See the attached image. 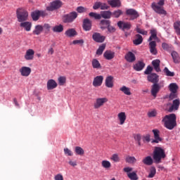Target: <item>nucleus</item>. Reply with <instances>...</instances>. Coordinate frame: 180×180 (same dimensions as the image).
<instances>
[{"mask_svg": "<svg viewBox=\"0 0 180 180\" xmlns=\"http://www.w3.org/2000/svg\"><path fill=\"white\" fill-rule=\"evenodd\" d=\"M162 122L164 127L168 130H174L176 127V115L175 114H169L162 117Z\"/></svg>", "mask_w": 180, "mask_h": 180, "instance_id": "1", "label": "nucleus"}, {"mask_svg": "<svg viewBox=\"0 0 180 180\" xmlns=\"http://www.w3.org/2000/svg\"><path fill=\"white\" fill-rule=\"evenodd\" d=\"M165 4V0H160L158 3L153 2L151 4V8L158 13V15H162V16H167V11L164 9V5Z\"/></svg>", "mask_w": 180, "mask_h": 180, "instance_id": "2", "label": "nucleus"}, {"mask_svg": "<svg viewBox=\"0 0 180 180\" xmlns=\"http://www.w3.org/2000/svg\"><path fill=\"white\" fill-rule=\"evenodd\" d=\"M167 155H165V150L160 147H155L153 151V160L156 164H160L161 160H164Z\"/></svg>", "mask_w": 180, "mask_h": 180, "instance_id": "3", "label": "nucleus"}, {"mask_svg": "<svg viewBox=\"0 0 180 180\" xmlns=\"http://www.w3.org/2000/svg\"><path fill=\"white\" fill-rule=\"evenodd\" d=\"M17 19L20 22H26L29 18V13L23 8H18L16 11Z\"/></svg>", "mask_w": 180, "mask_h": 180, "instance_id": "4", "label": "nucleus"}, {"mask_svg": "<svg viewBox=\"0 0 180 180\" xmlns=\"http://www.w3.org/2000/svg\"><path fill=\"white\" fill-rule=\"evenodd\" d=\"M76 18H78V13H77L75 11H72L69 14L64 15L62 18V20L63 23H72V21Z\"/></svg>", "mask_w": 180, "mask_h": 180, "instance_id": "5", "label": "nucleus"}, {"mask_svg": "<svg viewBox=\"0 0 180 180\" xmlns=\"http://www.w3.org/2000/svg\"><path fill=\"white\" fill-rule=\"evenodd\" d=\"M61 6H63V1L60 0H55L51 2L50 6L46 7V11L49 12H53V11L60 9Z\"/></svg>", "mask_w": 180, "mask_h": 180, "instance_id": "6", "label": "nucleus"}, {"mask_svg": "<svg viewBox=\"0 0 180 180\" xmlns=\"http://www.w3.org/2000/svg\"><path fill=\"white\" fill-rule=\"evenodd\" d=\"M117 26L122 32H129L131 29V23L129 22L119 21Z\"/></svg>", "mask_w": 180, "mask_h": 180, "instance_id": "7", "label": "nucleus"}, {"mask_svg": "<svg viewBox=\"0 0 180 180\" xmlns=\"http://www.w3.org/2000/svg\"><path fill=\"white\" fill-rule=\"evenodd\" d=\"M126 15L129 16V20H134L140 16L139 12L133 8H129L126 11Z\"/></svg>", "mask_w": 180, "mask_h": 180, "instance_id": "8", "label": "nucleus"}, {"mask_svg": "<svg viewBox=\"0 0 180 180\" xmlns=\"http://www.w3.org/2000/svg\"><path fill=\"white\" fill-rule=\"evenodd\" d=\"M106 102H108V98L106 97L96 98L94 103V109H99V108L103 106Z\"/></svg>", "mask_w": 180, "mask_h": 180, "instance_id": "9", "label": "nucleus"}, {"mask_svg": "<svg viewBox=\"0 0 180 180\" xmlns=\"http://www.w3.org/2000/svg\"><path fill=\"white\" fill-rule=\"evenodd\" d=\"M92 39L96 43H103L106 37L101 34L99 32H95L92 35Z\"/></svg>", "mask_w": 180, "mask_h": 180, "instance_id": "10", "label": "nucleus"}, {"mask_svg": "<svg viewBox=\"0 0 180 180\" xmlns=\"http://www.w3.org/2000/svg\"><path fill=\"white\" fill-rule=\"evenodd\" d=\"M82 27L84 32H89L92 29V21L89 18L84 19Z\"/></svg>", "mask_w": 180, "mask_h": 180, "instance_id": "11", "label": "nucleus"}, {"mask_svg": "<svg viewBox=\"0 0 180 180\" xmlns=\"http://www.w3.org/2000/svg\"><path fill=\"white\" fill-rule=\"evenodd\" d=\"M152 131L153 133V136L155 139L152 141V143H158L162 141V138L160 136V130L155 129H153Z\"/></svg>", "mask_w": 180, "mask_h": 180, "instance_id": "12", "label": "nucleus"}, {"mask_svg": "<svg viewBox=\"0 0 180 180\" xmlns=\"http://www.w3.org/2000/svg\"><path fill=\"white\" fill-rule=\"evenodd\" d=\"M160 89H161V86L160 84H153L150 91L152 96H154V98H157V94L160 92Z\"/></svg>", "mask_w": 180, "mask_h": 180, "instance_id": "13", "label": "nucleus"}, {"mask_svg": "<svg viewBox=\"0 0 180 180\" xmlns=\"http://www.w3.org/2000/svg\"><path fill=\"white\" fill-rule=\"evenodd\" d=\"M180 101L179 98L173 101L172 105L169 108L168 112H174V110H178L179 109Z\"/></svg>", "mask_w": 180, "mask_h": 180, "instance_id": "14", "label": "nucleus"}, {"mask_svg": "<svg viewBox=\"0 0 180 180\" xmlns=\"http://www.w3.org/2000/svg\"><path fill=\"white\" fill-rule=\"evenodd\" d=\"M157 42L155 41H151L149 43V49L151 54H153V56H157V53L158 51H157Z\"/></svg>", "mask_w": 180, "mask_h": 180, "instance_id": "15", "label": "nucleus"}, {"mask_svg": "<svg viewBox=\"0 0 180 180\" xmlns=\"http://www.w3.org/2000/svg\"><path fill=\"white\" fill-rule=\"evenodd\" d=\"M148 81L152 84H157L159 81V76L155 73H151L147 77Z\"/></svg>", "mask_w": 180, "mask_h": 180, "instance_id": "16", "label": "nucleus"}, {"mask_svg": "<svg viewBox=\"0 0 180 180\" xmlns=\"http://www.w3.org/2000/svg\"><path fill=\"white\" fill-rule=\"evenodd\" d=\"M20 72L22 77H29L30 72H32V69L29 67L24 66L20 69Z\"/></svg>", "mask_w": 180, "mask_h": 180, "instance_id": "17", "label": "nucleus"}, {"mask_svg": "<svg viewBox=\"0 0 180 180\" xmlns=\"http://www.w3.org/2000/svg\"><path fill=\"white\" fill-rule=\"evenodd\" d=\"M24 58L27 60V61H30L34 58V51L32 49L27 50Z\"/></svg>", "mask_w": 180, "mask_h": 180, "instance_id": "18", "label": "nucleus"}, {"mask_svg": "<svg viewBox=\"0 0 180 180\" xmlns=\"http://www.w3.org/2000/svg\"><path fill=\"white\" fill-rule=\"evenodd\" d=\"M102 82H103V76H97L94 79L93 86L95 87L101 86V85H102Z\"/></svg>", "mask_w": 180, "mask_h": 180, "instance_id": "19", "label": "nucleus"}, {"mask_svg": "<svg viewBox=\"0 0 180 180\" xmlns=\"http://www.w3.org/2000/svg\"><path fill=\"white\" fill-rule=\"evenodd\" d=\"M124 58L128 63H134V61H136V55L131 51H129L125 55Z\"/></svg>", "mask_w": 180, "mask_h": 180, "instance_id": "20", "label": "nucleus"}, {"mask_svg": "<svg viewBox=\"0 0 180 180\" xmlns=\"http://www.w3.org/2000/svg\"><path fill=\"white\" fill-rule=\"evenodd\" d=\"M46 85H47L48 91H51V89H55V88L58 86L57 82H56V80L53 79L48 80Z\"/></svg>", "mask_w": 180, "mask_h": 180, "instance_id": "21", "label": "nucleus"}, {"mask_svg": "<svg viewBox=\"0 0 180 180\" xmlns=\"http://www.w3.org/2000/svg\"><path fill=\"white\" fill-rule=\"evenodd\" d=\"M110 25V20H101L99 23L100 29H101L102 30H105V29H108Z\"/></svg>", "mask_w": 180, "mask_h": 180, "instance_id": "22", "label": "nucleus"}, {"mask_svg": "<svg viewBox=\"0 0 180 180\" xmlns=\"http://www.w3.org/2000/svg\"><path fill=\"white\" fill-rule=\"evenodd\" d=\"M160 63L161 61L160 59H155L152 61V65L153 66V68L156 72H161V68H160Z\"/></svg>", "mask_w": 180, "mask_h": 180, "instance_id": "23", "label": "nucleus"}, {"mask_svg": "<svg viewBox=\"0 0 180 180\" xmlns=\"http://www.w3.org/2000/svg\"><path fill=\"white\" fill-rule=\"evenodd\" d=\"M20 27H23L26 32H30L32 30V22L27 21H23L20 24Z\"/></svg>", "mask_w": 180, "mask_h": 180, "instance_id": "24", "label": "nucleus"}, {"mask_svg": "<svg viewBox=\"0 0 180 180\" xmlns=\"http://www.w3.org/2000/svg\"><path fill=\"white\" fill-rule=\"evenodd\" d=\"M145 67L146 63L144 62L138 61V63L134 65V70H135V71H141Z\"/></svg>", "mask_w": 180, "mask_h": 180, "instance_id": "25", "label": "nucleus"}, {"mask_svg": "<svg viewBox=\"0 0 180 180\" xmlns=\"http://www.w3.org/2000/svg\"><path fill=\"white\" fill-rule=\"evenodd\" d=\"M105 60H113L115 58V52L112 51H105L103 53Z\"/></svg>", "mask_w": 180, "mask_h": 180, "instance_id": "26", "label": "nucleus"}, {"mask_svg": "<svg viewBox=\"0 0 180 180\" xmlns=\"http://www.w3.org/2000/svg\"><path fill=\"white\" fill-rule=\"evenodd\" d=\"M171 56L172 57L174 63L175 64H179L180 57H179V54H178V52H176L175 51H172L171 53Z\"/></svg>", "mask_w": 180, "mask_h": 180, "instance_id": "27", "label": "nucleus"}, {"mask_svg": "<svg viewBox=\"0 0 180 180\" xmlns=\"http://www.w3.org/2000/svg\"><path fill=\"white\" fill-rule=\"evenodd\" d=\"M108 4L111 8H120L122 5L120 0H110L108 1Z\"/></svg>", "mask_w": 180, "mask_h": 180, "instance_id": "28", "label": "nucleus"}, {"mask_svg": "<svg viewBox=\"0 0 180 180\" xmlns=\"http://www.w3.org/2000/svg\"><path fill=\"white\" fill-rule=\"evenodd\" d=\"M91 65L93 68L96 70H101L102 68V65H101V63L96 58H94L91 60Z\"/></svg>", "mask_w": 180, "mask_h": 180, "instance_id": "29", "label": "nucleus"}, {"mask_svg": "<svg viewBox=\"0 0 180 180\" xmlns=\"http://www.w3.org/2000/svg\"><path fill=\"white\" fill-rule=\"evenodd\" d=\"M105 86L107 88H113V77L108 76L105 78Z\"/></svg>", "mask_w": 180, "mask_h": 180, "instance_id": "30", "label": "nucleus"}, {"mask_svg": "<svg viewBox=\"0 0 180 180\" xmlns=\"http://www.w3.org/2000/svg\"><path fill=\"white\" fill-rule=\"evenodd\" d=\"M126 114L125 113H119L117 115V119L120 124H124V122H126Z\"/></svg>", "mask_w": 180, "mask_h": 180, "instance_id": "31", "label": "nucleus"}, {"mask_svg": "<svg viewBox=\"0 0 180 180\" xmlns=\"http://www.w3.org/2000/svg\"><path fill=\"white\" fill-rule=\"evenodd\" d=\"M162 48L163 49V50H165V51H168L169 53H171V51L174 50V46H172V45L167 44L165 42H163L162 44Z\"/></svg>", "mask_w": 180, "mask_h": 180, "instance_id": "32", "label": "nucleus"}, {"mask_svg": "<svg viewBox=\"0 0 180 180\" xmlns=\"http://www.w3.org/2000/svg\"><path fill=\"white\" fill-rule=\"evenodd\" d=\"M100 15L103 19H110L112 18V12L110 11H101Z\"/></svg>", "mask_w": 180, "mask_h": 180, "instance_id": "33", "label": "nucleus"}, {"mask_svg": "<svg viewBox=\"0 0 180 180\" xmlns=\"http://www.w3.org/2000/svg\"><path fill=\"white\" fill-rule=\"evenodd\" d=\"M43 32V25H36L34 30H33L32 33L33 34H36L37 36H39L41 32Z\"/></svg>", "mask_w": 180, "mask_h": 180, "instance_id": "34", "label": "nucleus"}, {"mask_svg": "<svg viewBox=\"0 0 180 180\" xmlns=\"http://www.w3.org/2000/svg\"><path fill=\"white\" fill-rule=\"evenodd\" d=\"M31 18L32 20L34 22H37V20L40 18V14L39 10H36L31 13Z\"/></svg>", "mask_w": 180, "mask_h": 180, "instance_id": "35", "label": "nucleus"}, {"mask_svg": "<svg viewBox=\"0 0 180 180\" xmlns=\"http://www.w3.org/2000/svg\"><path fill=\"white\" fill-rule=\"evenodd\" d=\"M136 39L133 41L134 44L135 46H139V44H141L143 43V37L140 34H136Z\"/></svg>", "mask_w": 180, "mask_h": 180, "instance_id": "36", "label": "nucleus"}, {"mask_svg": "<svg viewBox=\"0 0 180 180\" xmlns=\"http://www.w3.org/2000/svg\"><path fill=\"white\" fill-rule=\"evenodd\" d=\"M120 91H121V92H123L124 95H127V96H130V95H131V91H130V88L126 86H122L121 88H120Z\"/></svg>", "mask_w": 180, "mask_h": 180, "instance_id": "37", "label": "nucleus"}, {"mask_svg": "<svg viewBox=\"0 0 180 180\" xmlns=\"http://www.w3.org/2000/svg\"><path fill=\"white\" fill-rule=\"evenodd\" d=\"M65 34L68 36V37H74V36H77V31L74 29H69L65 32Z\"/></svg>", "mask_w": 180, "mask_h": 180, "instance_id": "38", "label": "nucleus"}, {"mask_svg": "<svg viewBox=\"0 0 180 180\" xmlns=\"http://www.w3.org/2000/svg\"><path fill=\"white\" fill-rule=\"evenodd\" d=\"M75 153L76 155L82 156L85 154V150H84V149L82 148H81L80 146H76L75 148Z\"/></svg>", "mask_w": 180, "mask_h": 180, "instance_id": "39", "label": "nucleus"}, {"mask_svg": "<svg viewBox=\"0 0 180 180\" xmlns=\"http://www.w3.org/2000/svg\"><path fill=\"white\" fill-rule=\"evenodd\" d=\"M142 162H143L145 165H153V158H151V156H147L143 159Z\"/></svg>", "mask_w": 180, "mask_h": 180, "instance_id": "40", "label": "nucleus"}, {"mask_svg": "<svg viewBox=\"0 0 180 180\" xmlns=\"http://www.w3.org/2000/svg\"><path fill=\"white\" fill-rule=\"evenodd\" d=\"M52 30L54 32V33H61V32H63L64 30V26H63L61 24L59 25H56L53 27Z\"/></svg>", "mask_w": 180, "mask_h": 180, "instance_id": "41", "label": "nucleus"}, {"mask_svg": "<svg viewBox=\"0 0 180 180\" xmlns=\"http://www.w3.org/2000/svg\"><path fill=\"white\" fill-rule=\"evenodd\" d=\"M150 37L148 39V41H153V40H157L158 37H157V30H150Z\"/></svg>", "mask_w": 180, "mask_h": 180, "instance_id": "42", "label": "nucleus"}, {"mask_svg": "<svg viewBox=\"0 0 180 180\" xmlns=\"http://www.w3.org/2000/svg\"><path fill=\"white\" fill-rule=\"evenodd\" d=\"M178 84L176 83H171L169 85V89L170 92H178Z\"/></svg>", "mask_w": 180, "mask_h": 180, "instance_id": "43", "label": "nucleus"}, {"mask_svg": "<svg viewBox=\"0 0 180 180\" xmlns=\"http://www.w3.org/2000/svg\"><path fill=\"white\" fill-rule=\"evenodd\" d=\"M105 49H106V44H103L101 45L96 51L97 56H102L103 51H105Z\"/></svg>", "mask_w": 180, "mask_h": 180, "instance_id": "44", "label": "nucleus"}, {"mask_svg": "<svg viewBox=\"0 0 180 180\" xmlns=\"http://www.w3.org/2000/svg\"><path fill=\"white\" fill-rule=\"evenodd\" d=\"M58 85L63 86L65 85V82H67V78H65L64 76H60L58 78Z\"/></svg>", "mask_w": 180, "mask_h": 180, "instance_id": "45", "label": "nucleus"}, {"mask_svg": "<svg viewBox=\"0 0 180 180\" xmlns=\"http://www.w3.org/2000/svg\"><path fill=\"white\" fill-rule=\"evenodd\" d=\"M122 15H123V11L120 9H118L117 11H115L114 12L112 13V16L113 18H120V16H122Z\"/></svg>", "mask_w": 180, "mask_h": 180, "instance_id": "46", "label": "nucleus"}, {"mask_svg": "<svg viewBox=\"0 0 180 180\" xmlns=\"http://www.w3.org/2000/svg\"><path fill=\"white\" fill-rule=\"evenodd\" d=\"M101 165L103 168H105L106 169H109V168L112 167V164L110 163V162H109V160H103L101 162Z\"/></svg>", "mask_w": 180, "mask_h": 180, "instance_id": "47", "label": "nucleus"}, {"mask_svg": "<svg viewBox=\"0 0 180 180\" xmlns=\"http://www.w3.org/2000/svg\"><path fill=\"white\" fill-rule=\"evenodd\" d=\"M89 16H90V18H94L96 20L102 19V16L101 15V14L94 12L89 13Z\"/></svg>", "mask_w": 180, "mask_h": 180, "instance_id": "48", "label": "nucleus"}, {"mask_svg": "<svg viewBox=\"0 0 180 180\" xmlns=\"http://www.w3.org/2000/svg\"><path fill=\"white\" fill-rule=\"evenodd\" d=\"M174 27L176 30V34H179L180 36V21H176L174 23Z\"/></svg>", "mask_w": 180, "mask_h": 180, "instance_id": "49", "label": "nucleus"}, {"mask_svg": "<svg viewBox=\"0 0 180 180\" xmlns=\"http://www.w3.org/2000/svg\"><path fill=\"white\" fill-rule=\"evenodd\" d=\"M127 176L131 180H138L139 179V177H137V174H136V172H134L128 173Z\"/></svg>", "mask_w": 180, "mask_h": 180, "instance_id": "50", "label": "nucleus"}, {"mask_svg": "<svg viewBox=\"0 0 180 180\" xmlns=\"http://www.w3.org/2000/svg\"><path fill=\"white\" fill-rule=\"evenodd\" d=\"M163 72H165V75H167V77H174L175 75V73L174 72L169 71L168 68H165Z\"/></svg>", "mask_w": 180, "mask_h": 180, "instance_id": "51", "label": "nucleus"}, {"mask_svg": "<svg viewBox=\"0 0 180 180\" xmlns=\"http://www.w3.org/2000/svg\"><path fill=\"white\" fill-rule=\"evenodd\" d=\"M136 161L137 160L134 157L128 156L126 158V162L129 164H134Z\"/></svg>", "mask_w": 180, "mask_h": 180, "instance_id": "52", "label": "nucleus"}, {"mask_svg": "<svg viewBox=\"0 0 180 180\" xmlns=\"http://www.w3.org/2000/svg\"><path fill=\"white\" fill-rule=\"evenodd\" d=\"M156 173H157V170L155 169V167H152L150 168V173H149V175H148V178H154Z\"/></svg>", "mask_w": 180, "mask_h": 180, "instance_id": "53", "label": "nucleus"}, {"mask_svg": "<svg viewBox=\"0 0 180 180\" xmlns=\"http://www.w3.org/2000/svg\"><path fill=\"white\" fill-rule=\"evenodd\" d=\"M176 92L177 91H171V93L169 96V99L170 101H172L173 99L178 98V94Z\"/></svg>", "mask_w": 180, "mask_h": 180, "instance_id": "54", "label": "nucleus"}, {"mask_svg": "<svg viewBox=\"0 0 180 180\" xmlns=\"http://www.w3.org/2000/svg\"><path fill=\"white\" fill-rule=\"evenodd\" d=\"M110 160H112V161H114V162H119V161H120V158H119V155L117 154H113L110 158Z\"/></svg>", "mask_w": 180, "mask_h": 180, "instance_id": "55", "label": "nucleus"}, {"mask_svg": "<svg viewBox=\"0 0 180 180\" xmlns=\"http://www.w3.org/2000/svg\"><path fill=\"white\" fill-rule=\"evenodd\" d=\"M151 72H153V67L148 65L146 70L144 71V74L146 75H150V74H151Z\"/></svg>", "mask_w": 180, "mask_h": 180, "instance_id": "56", "label": "nucleus"}, {"mask_svg": "<svg viewBox=\"0 0 180 180\" xmlns=\"http://www.w3.org/2000/svg\"><path fill=\"white\" fill-rule=\"evenodd\" d=\"M64 153L65 154V155H68L69 157H72V155H74L72 153V151H71V150H70L68 148H64Z\"/></svg>", "mask_w": 180, "mask_h": 180, "instance_id": "57", "label": "nucleus"}, {"mask_svg": "<svg viewBox=\"0 0 180 180\" xmlns=\"http://www.w3.org/2000/svg\"><path fill=\"white\" fill-rule=\"evenodd\" d=\"M136 32L137 33H139L140 34H143V36H147V34H148V32L140 28H136Z\"/></svg>", "mask_w": 180, "mask_h": 180, "instance_id": "58", "label": "nucleus"}, {"mask_svg": "<svg viewBox=\"0 0 180 180\" xmlns=\"http://www.w3.org/2000/svg\"><path fill=\"white\" fill-rule=\"evenodd\" d=\"M87 9L82 6H79L77 8V11L78 13H84V12H86Z\"/></svg>", "mask_w": 180, "mask_h": 180, "instance_id": "59", "label": "nucleus"}, {"mask_svg": "<svg viewBox=\"0 0 180 180\" xmlns=\"http://www.w3.org/2000/svg\"><path fill=\"white\" fill-rule=\"evenodd\" d=\"M102 5V2L101 1H96L94 5L93 6V9L96 11L97 9H99L101 8V6Z\"/></svg>", "mask_w": 180, "mask_h": 180, "instance_id": "60", "label": "nucleus"}, {"mask_svg": "<svg viewBox=\"0 0 180 180\" xmlns=\"http://www.w3.org/2000/svg\"><path fill=\"white\" fill-rule=\"evenodd\" d=\"M39 17L41 16V18H46V16L49 15V13L46 11H39Z\"/></svg>", "mask_w": 180, "mask_h": 180, "instance_id": "61", "label": "nucleus"}, {"mask_svg": "<svg viewBox=\"0 0 180 180\" xmlns=\"http://www.w3.org/2000/svg\"><path fill=\"white\" fill-rule=\"evenodd\" d=\"M107 29H108L109 33H115L116 32V28H115V27L110 25H110H108Z\"/></svg>", "mask_w": 180, "mask_h": 180, "instance_id": "62", "label": "nucleus"}, {"mask_svg": "<svg viewBox=\"0 0 180 180\" xmlns=\"http://www.w3.org/2000/svg\"><path fill=\"white\" fill-rule=\"evenodd\" d=\"M72 44H84V39H77L72 41Z\"/></svg>", "mask_w": 180, "mask_h": 180, "instance_id": "63", "label": "nucleus"}, {"mask_svg": "<svg viewBox=\"0 0 180 180\" xmlns=\"http://www.w3.org/2000/svg\"><path fill=\"white\" fill-rule=\"evenodd\" d=\"M55 180H64V177L63 176V174H58L54 176Z\"/></svg>", "mask_w": 180, "mask_h": 180, "instance_id": "64", "label": "nucleus"}]
</instances>
